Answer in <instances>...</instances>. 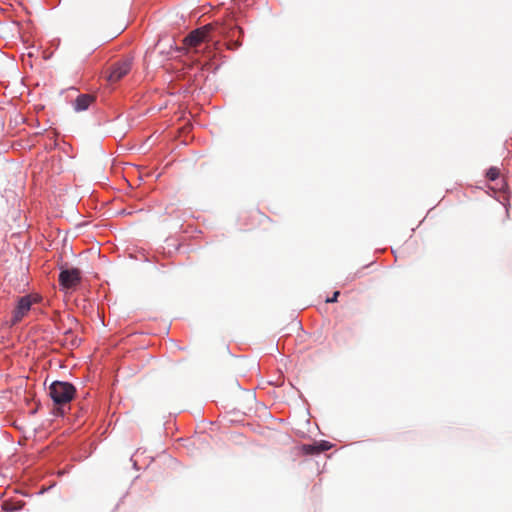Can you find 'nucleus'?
Instances as JSON below:
<instances>
[{
    "label": "nucleus",
    "instance_id": "1",
    "mask_svg": "<svg viewBox=\"0 0 512 512\" xmlns=\"http://www.w3.org/2000/svg\"><path fill=\"white\" fill-rule=\"evenodd\" d=\"M76 388L69 382L54 381L49 387V395L57 406L68 404L75 396Z\"/></svg>",
    "mask_w": 512,
    "mask_h": 512
},
{
    "label": "nucleus",
    "instance_id": "2",
    "mask_svg": "<svg viewBox=\"0 0 512 512\" xmlns=\"http://www.w3.org/2000/svg\"><path fill=\"white\" fill-rule=\"evenodd\" d=\"M214 29L213 24H207L203 27L191 31L184 39L183 45L186 48H197L204 42L211 40L210 33Z\"/></svg>",
    "mask_w": 512,
    "mask_h": 512
},
{
    "label": "nucleus",
    "instance_id": "8",
    "mask_svg": "<svg viewBox=\"0 0 512 512\" xmlns=\"http://www.w3.org/2000/svg\"><path fill=\"white\" fill-rule=\"evenodd\" d=\"M25 506V502L18 499L5 500L1 504V508L4 512H16L21 510Z\"/></svg>",
    "mask_w": 512,
    "mask_h": 512
},
{
    "label": "nucleus",
    "instance_id": "7",
    "mask_svg": "<svg viewBox=\"0 0 512 512\" xmlns=\"http://www.w3.org/2000/svg\"><path fill=\"white\" fill-rule=\"evenodd\" d=\"M95 97L91 94H81L74 101V109L77 112L85 111L94 103Z\"/></svg>",
    "mask_w": 512,
    "mask_h": 512
},
{
    "label": "nucleus",
    "instance_id": "3",
    "mask_svg": "<svg viewBox=\"0 0 512 512\" xmlns=\"http://www.w3.org/2000/svg\"><path fill=\"white\" fill-rule=\"evenodd\" d=\"M131 68L132 58L127 57L121 59L111 65V67L109 68L107 80L112 84L117 83L131 71Z\"/></svg>",
    "mask_w": 512,
    "mask_h": 512
},
{
    "label": "nucleus",
    "instance_id": "4",
    "mask_svg": "<svg viewBox=\"0 0 512 512\" xmlns=\"http://www.w3.org/2000/svg\"><path fill=\"white\" fill-rule=\"evenodd\" d=\"M37 298L31 295L23 296L19 299L18 304L13 312L12 324H17L23 317L29 312L34 302H37Z\"/></svg>",
    "mask_w": 512,
    "mask_h": 512
},
{
    "label": "nucleus",
    "instance_id": "9",
    "mask_svg": "<svg viewBox=\"0 0 512 512\" xmlns=\"http://www.w3.org/2000/svg\"><path fill=\"white\" fill-rule=\"evenodd\" d=\"M301 451L305 455H318L319 450L317 448L316 442L313 444H303L301 446Z\"/></svg>",
    "mask_w": 512,
    "mask_h": 512
},
{
    "label": "nucleus",
    "instance_id": "11",
    "mask_svg": "<svg viewBox=\"0 0 512 512\" xmlns=\"http://www.w3.org/2000/svg\"><path fill=\"white\" fill-rule=\"evenodd\" d=\"M499 174H500V171L498 168L496 167H491L488 171H487V178L491 181H494L496 180L498 177H499Z\"/></svg>",
    "mask_w": 512,
    "mask_h": 512
},
{
    "label": "nucleus",
    "instance_id": "12",
    "mask_svg": "<svg viewBox=\"0 0 512 512\" xmlns=\"http://www.w3.org/2000/svg\"><path fill=\"white\" fill-rule=\"evenodd\" d=\"M339 294H340L339 291H336L331 298H328L326 300V302H328V303L336 302Z\"/></svg>",
    "mask_w": 512,
    "mask_h": 512
},
{
    "label": "nucleus",
    "instance_id": "5",
    "mask_svg": "<svg viewBox=\"0 0 512 512\" xmlns=\"http://www.w3.org/2000/svg\"><path fill=\"white\" fill-rule=\"evenodd\" d=\"M81 272L77 268L62 270L59 274V283L65 289L75 287L80 283Z\"/></svg>",
    "mask_w": 512,
    "mask_h": 512
},
{
    "label": "nucleus",
    "instance_id": "6",
    "mask_svg": "<svg viewBox=\"0 0 512 512\" xmlns=\"http://www.w3.org/2000/svg\"><path fill=\"white\" fill-rule=\"evenodd\" d=\"M243 36V30L241 27H235L231 29V31L228 34V37L231 39L227 42L226 46L227 49L235 51L239 47L242 46V41L240 40V37Z\"/></svg>",
    "mask_w": 512,
    "mask_h": 512
},
{
    "label": "nucleus",
    "instance_id": "10",
    "mask_svg": "<svg viewBox=\"0 0 512 512\" xmlns=\"http://www.w3.org/2000/svg\"><path fill=\"white\" fill-rule=\"evenodd\" d=\"M317 444V448L319 450V454L324 452V451H327L329 449H331L332 447V444L328 441H325V440H321L319 442H316Z\"/></svg>",
    "mask_w": 512,
    "mask_h": 512
}]
</instances>
